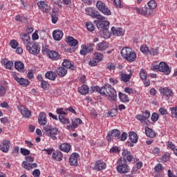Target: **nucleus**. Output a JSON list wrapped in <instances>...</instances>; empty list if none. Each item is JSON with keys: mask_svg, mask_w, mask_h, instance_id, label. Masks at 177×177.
Returning <instances> with one entry per match:
<instances>
[{"mask_svg": "<svg viewBox=\"0 0 177 177\" xmlns=\"http://www.w3.org/2000/svg\"><path fill=\"white\" fill-rule=\"evenodd\" d=\"M20 153H21V154H22V156H29L30 151V150H28L26 148H21Z\"/></svg>", "mask_w": 177, "mask_h": 177, "instance_id": "57", "label": "nucleus"}, {"mask_svg": "<svg viewBox=\"0 0 177 177\" xmlns=\"http://www.w3.org/2000/svg\"><path fill=\"white\" fill-rule=\"evenodd\" d=\"M10 148V141L4 140L2 142L0 145V150L3 151V153H8L9 151V149Z\"/></svg>", "mask_w": 177, "mask_h": 177, "instance_id": "14", "label": "nucleus"}, {"mask_svg": "<svg viewBox=\"0 0 177 177\" xmlns=\"http://www.w3.org/2000/svg\"><path fill=\"white\" fill-rule=\"evenodd\" d=\"M56 73L59 77H66L67 74V71L64 67H58L56 68Z\"/></svg>", "mask_w": 177, "mask_h": 177, "instance_id": "30", "label": "nucleus"}, {"mask_svg": "<svg viewBox=\"0 0 177 177\" xmlns=\"http://www.w3.org/2000/svg\"><path fill=\"white\" fill-rule=\"evenodd\" d=\"M136 12L139 13V15H142V16H146V13L147 11V6H144L140 8H136Z\"/></svg>", "mask_w": 177, "mask_h": 177, "instance_id": "39", "label": "nucleus"}, {"mask_svg": "<svg viewBox=\"0 0 177 177\" xmlns=\"http://www.w3.org/2000/svg\"><path fill=\"white\" fill-rule=\"evenodd\" d=\"M22 167L25 168V169L30 171V169L37 168V167H38V165H37V163H27V162H23Z\"/></svg>", "mask_w": 177, "mask_h": 177, "instance_id": "26", "label": "nucleus"}, {"mask_svg": "<svg viewBox=\"0 0 177 177\" xmlns=\"http://www.w3.org/2000/svg\"><path fill=\"white\" fill-rule=\"evenodd\" d=\"M160 71L164 73L166 75H169L171 74V68L167 63L162 62L160 63Z\"/></svg>", "mask_w": 177, "mask_h": 177, "instance_id": "12", "label": "nucleus"}, {"mask_svg": "<svg viewBox=\"0 0 177 177\" xmlns=\"http://www.w3.org/2000/svg\"><path fill=\"white\" fill-rule=\"evenodd\" d=\"M100 95H102V96H108L111 97V100L117 102V92L114 89V87L110 84H105L102 86L101 90H100Z\"/></svg>", "mask_w": 177, "mask_h": 177, "instance_id": "2", "label": "nucleus"}, {"mask_svg": "<svg viewBox=\"0 0 177 177\" xmlns=\"http://www.w3.org/2000/svg\"><path fill=\"white\" fill-rule=\"evenodd\" d=\"M40 86L41 89H48V88H49V83L45 80H43L41 82Z\"/></svg>", "mask_w": 177, "mask_h": 177, "instance_id": "53", "label": "nucleus"}, {"mask_svg": "<svg viewBox=\"0 0 177 177\" xmlns=\"http://www.w3.org/2000/svg\"><path fill=\"white\" fill-rule=\"evenodd\" d=\"M160 93L166 96V97H173L174 96V91L172 89L169 88L168 87H164L163 88L159 89Z\"/></svg>", "mask_w": 177, "mask_h": 177, "instance_id": "13", "label": "nucleus"}, {"mask_svg": "<svg viewBox=\"0 0 177 177\" xmlns=\"http://www.w3.org/2000/svg\"><path fill=\"white\" fill-rule=\"evenodd\" d=\"M158 115L156 113H153L151 115V120L153 121V122H156V121H158Z\"/></svg>", "mask_w": 177, "mask_h": 177, "instance_id": "62", "label": "nucleus"}, {"mask_svg": "<svg viewBox=\"0 0 177 177\" xmlns=\"http://www.w3.org/2000/svg\"><path fill=\"white\" fill-rule=\"evenodd\" d=\"M122 156L124 159L120 158L119 159V165L117 166L116 169L119 174H128L129 172V166L127 164V160L129 162L132 161V155H131V152L127 149H124L122 151Z\"/></svg>", "mask_w": 177, "mask_h": 177, "instance_id": "1", "label": "nucleus"}, {"mask_svg": "<svg viewBox=\"0 0 177 177\" xmlns=\"http://www.w3.org/2000/svg\"><path fill=\"white\" fill-rule=\"evenodd\" d=\"M53 38L55 41H60L63 38V31L61 30H55L53 32Z\"/></svg>", "mask_w": 177, "mask_h": 177, "instance_id": "17", "label": "nucleus"}, {"mask_svg": "<svg viewBox=\"0 0 177 177\" xmlns=\"http://www.w3.org/2000/svg\"><path fill=\"white\" fill-rule=\"evenodd\" d=\"M66 42L69 46H77L78 45V40L74 39V37L69 36L66 39Z\"/></svg>", "mask_w": 177, "mask_h": 177, "instance_id": "28", "label": "nucleus"}, {"mask_svg": "<svg viewBox=\"0 0 177 177\" xmlns=\"http://www.w3.org/2000/svg\"><path fill=\"white\" fill-rule=\"evenodd\" d=\"M27 50L29 52V53H31L32 55H38L40 51V48L38 46V44L35 43H30L27 47Z\"/></svg>", "mask_w": 177, "mask_h": 177, "instance_id": "9", "label": "nucleus"}, {"mask_svg": "<svg viewBox=\"0 0 177 177\" xmlns=\"http://www.w3.org/2000/svg\"><path fill=\"white\" fill-rule=\"evenodd\" d=\"M158 53V48H151L149 50V55H152V56H156Z\"/></svg>", "mask_w": 177, "mask_h": 177, "instance_id": "61", "label": "nucleus"}, {"mask_svg": "<svg viewBox=\"0 0 177 177\" xmlns=\"http://www.w3.org/2000/svg\"><path fill=\"white\" fill-rule=\"evenodd\" d=\"M14 80H15V81H17V82H18V84L22 86H28V85H30V81L27 79L15 76Z\"/></svg>", "mask_w": 177, "mask_h": 177, "instance_id": "15", "label": "nucleus"}, {"mask_svg": "<svg viewBox=\"0 0 177 177\" xmlns=\"http://www.w3.org/2000/svg\"><path fill=\"white\" fill-rule=\"evenodd\" d=\"M32 175L34 177H39V175H41V171L39 169H36L32 171Z\"/></svg>", "mask_w": 177, "mask_h": 177, "instance_id": "64", "label": "nucleus"}, {"mask_svg": "<svg viewBox=\"0 0 177 177\" xmlns=\"http://www.w3.org/2000/svg\"><path fill=\"white\" fill-rule=\"evenodd\" d=\"M93 19H97L99 21H106V17L104 16H102L100 14H97V12H95V15L93 17Z\"/></svg>", "mask_w": 177, "mask_h": 177, "instance_id": "42", "label": "nucleus"}, {"mask_svg": "<svg viewBox=\"0 0 177 177\" xmlns=\"http://www.w3.org/2000/svg\"><path fill=\"white\" fill-rule=\"evenodd\" d=\"M59 149L65 153H68L71 150V145L68 143H64L59 145Z\"/></svg>", "mask_w": 177, "mask_h": 177, "instance_id": "32", "label": "nucleus"}, {"mask_svg": "<svg viewBox=\"0 0 177 177\" xmlns=\"http://www.w3.org/2000/svg\"><path fill=\"white\" fill-rule=\"evenodd\" d=\"M103 57H104V55H103V53H102L96 52L94 53L93 59L95 60H97V62H102V60H103Z\"/></svg>", "mask_w": 177, "mask_h": 177, "instance_id": "40", "label": "nucleus"}, {"mask_svg": "<svg viewBox=\"0 0 177 177\" xmlns=\"http://www.w3.org/2000/svg\"><path fill=\"white\" fill-rule=\"evenodd\" d=\"M143 118L147 120L148 118H150V111L146 110L144 113H142Z\"/></svg>", "mask_w": 177, "mask_h": 177, "instance_id": "63", "label": "nucleus"}, {"mask_svg": "<svg viewBox=\"0 0 177 177\" xmlns=\"http://www.w3.org/2000/svg\"><path fill=\"white\" fill-rule=\"evenodd\" d=\"M59 121H60V122L64 124H70V120L63 115H59Z\"/></svg>", "mask_w": 177, "mask_h": 177, "instance_id": "44", "label": "nucleus"}, {"mask_svg": "<svg viewBox=\"0 0 177 177\" xmlns=\"http://www.w3.org/2000/svg\"><path fill=\"white\" fill-rule=\"evenodd\" d=\"M38 121L39 125H46V122H48V121L46 120V113L44 112L40 113L38 118Z\"/></svg>", "mask_w": 177, "mask_h": 177, "instance_id": "18", "label": "nucleus"}, {"mask_svg": "<svg viewBox=\"0 0 177 177\" xmlns=\"http://www.w3.org/2000/svg\"><path fill=\"white\" fill-rule=\"evenodd\" d=\"M171 115H174V118H177V106L169 108Z\"/></svg>", "mask_w": 177, "mask_h": 177, "instance_id": "51", "label": "nucleus"}, {"mask_svg": "<svg viewBox=\"0 0 177 177\" xmlns=\"http://www.w3.org/2000/svg\"><path fill=\"white\" fill-rule=\"evenodd\" d=\"M119 99L120 102H122L123 103H128V102H129V98H128V95L121 92L119 93Z\"/></svg>", "mask_w": 177, "mask_h": 177, "instance_id": "35", "label": "nucleus"}, {"mask_svg": "<svg viewBox=\"0 0 177 177\" xmlns=\"http://www.w3.org/2000/svg\"><path fill=\"white\" fill-rule=\"evenodd\" d=\"M97 28H101L103 34L105 35L104 38H109L110 37V32L109 31V27L110 26V22L108 21H95Z\"/></svg>", "mask_w": 177, "mask_h": 177, "instance_id": "5", "label": "nucleus"}, {"mask_svg": "<svg viewBox=\"0 0 177 177\" xmlns=\"http://www.w3.org/2000/svg\"><path fill=\"white\" fill-rule=\"evenodd\" d=\"M37 6L44 13H49L50 12V6H48V3L45 1H40L37 2Z\"/></svg>", "mask_w": 177, "mask_h": 177, "instance_id": "11", "label": "nucleus"}, {"mask_svg": "<svg viewBox=\"0 0 177 177\" xmlns=\"http://www.w3.org/2000/svg\"><path fill=\"white\" fill-rule=\"evenodd\" d=\"M21 113L25 118H29L31 116V112L27 109H21Z\"/></svg>", "mask_w": 177, "mask_h": 177, "instance_id": "45", "label": "nucleus"}, {"mask_svg": "<svg viewBox=\"0 0 177 177\" xmlns=\"http://www.w3.org/2000/svg\"><path fill=\"white\" fill-rule=\"evenodd\" d=\"M51 20L53 24H56V23H57V20H59L57 14H56L54 9H53V12L51 13Z\"/></svg>", "mask_w": 177, "mask_h": 177, "instance_id": "41", "label": "nucleus"}, {"mask_svg": "<svg viewBox=\"0 0 177 177\" xmlns=\"http://www.w3.org/2000/svg\"><path fill=\"white\" fill-rule=\"evenodd\" d=\"M1 64H3L5 68H7V70H12V67H13V62L8 61L6 59L1 60Z\"/></svg>", "mask_w": 177, "mask_h": 177, "instance_id": "23", "label": "nucleus"}, {"mask_svg": "<svg viewBox=\"0 0 177 177\" xmlns=\"http://www.w3.org/2000/svg\"><path fill=\"white\" fill-rule=\"evenodd\" d=\"M10 45L12 49H16V48L19 46V42L15 39H12L10 41Z\"/></svg>", "mask_w": 177, "mask_h": 177, "instance_id": "54", "label": "nucleus"}, {"mask_svg": "<svg viewBox=\"0 0 177 177\" xmlns=\"http://www.w3.org/2000/svg\"><path fill=\"white\" fill-rule=\"evenodd\" d=\"M78 91L81 95H88L89 93V87L87 85L84 84L78 88Z\"/></svg>", "mask_w": 177, "mask_h": 177, "instance_id": "31", "label": "nucleus"}, {"mask_svg": "<svg viewBox=\"0 0 177 177\" xmlns=\"http://www.w3.org/2000/svg\"><path fill=\"white\" fill-rule=\"evenodd\" d=\"M15 68L19 73H24V64L22 62L17 61L15 62Z\"/></svg>", "mask_w": 177, "mask_h": 177, "instance_id": "21", "label": "nucleus"}, {"mask_svg": "<svg viewBox=\"0 0 177 177\" xmlns=\"http://www.w3.org/2000/svg\"><path fill=\"white\" fill-rule=\"evenodd\" d=\"M94 44H88L87 45H82V50H80V53L83 56H86L90 52H93Z\"/></svg>", "mask_w": 177, "mask_h": 177, "instance_id": "8", "label": "nucleus"}, {"mask_svg": "<svg viewBox=\"0 0 177 177\" xmlns=\"http://www.w3.org/2000/svg\"><path fill=\"white\" fill-rule=\"evenodd\" d=\"M48 57L51 60H59L60 59V54L57 51L51 50L48 54Z\"/></svg>", "mask_w": 177, "mask_h": 177, "instance_id": "25", "label": "nucleus"}, {"mask_svg": "<svg viewBox=\"0 0 177 177\" xmlns=\"http://www.w3.org/2000/svg\"><path fill=\"white\" fill-rule=\"evenodd\" d=\"M117 114H118V109H113L108 112L109 117H115Z\"/></svg>", "mask_w": 177, "mask_h": 177, "instance_id": "50", "label": "nucleus"}, {"mask_svg": "<svg viewBox=\"0 0 177 177\" xmlns=\"http://www.w3.org/2000/svg\"><path fill=\"white\" fill-rule=\"evenodd\" d=\"M85 12L88 16H91L93 18L95 17V15H96V11H95V8H86Z\"/></svg>", "mask_w": 177, "mask_h": 177, "instance_id": "38", "label": "nucleus"}, {"mask_svg": "<svg viewBox=\"0 0 177 177\" xmlns=\"http://www.w3.org/2000/svg\"><path fill=\"white\" fill-rule=\"evenodd\" d=\"M16 21H21V23H26V17L18 15L15 17Z\"/></svg>", "mask_w": 177, "mask_h": 177, "instance_id": "56", "label": "nucleus"}, {"mask_svg": "<svg viewBox=\"0 0 177 177\" xmlns=\"http://www.w3.org/2000/svg\"><path fill=\"white\" fill-rule=\"evenodd\" d=\"M94 169L95 171H102V169H106V163L102 160H97L95 163Z\"/></svg>", "mask_w": 177, "mask_h": 177, "instance_id": "16", "label": "nucleus"}, {"mask_svg": "<svg viewBox=\"0 0 177 177\" xmlns=\"http://www.w3.org/2000/svg\"><path fill=\"white\" fill-rule=\"evenodd\" d=\"M108 48H109V44L105 41H103L101 43H99L96 46L97 50H100L101 52L106 50V49H107Z\"/></svg>", "mask_w": 177, "mask_h": 177, "instance_id": "20", "label": "nucleus"}, {"mask_svg": "<svg viewBox=\"0 0 177 177\" xmlns=\"http://www.w3.org/2000/svg\"><path fill=\"white\" fill-rule=\"evenodd\" d=\"M53 158L57 161H62L63 153L60 151H56L53 153Z\"/></svg>", "mask_w": 177, "mask_h": 177, "instance_id": "33", "label": "nucleus"}, {"mask_svg": "<svg viewBox=\"0 0 177 177\" xmlns=\"http://www.w3.org/2000/svg\"><path fill=\"white\" fill-rule=\"evenodd\" d=\"M45 77L46 78H47V80H50V81H55L56 80V77H57V75L56 74V73L50 71L45 74Z\"/></svg>", "mask_w": 177, "mask_h": 177, "instance_id": "27", "label": "nucleus"}, {"mask_svg": "<svg viewBox=\"0 0 177 177\" xmlns=\"http://www.w3.org/2000/svg\"><path fill=\"white\" fill-rule=\"evenodd\" d=\"M145 133L148 138H155L156 136V133L149 127L145 128Z\"/></svg>", "mask_w": 177, "mask_h": 177, "instance_id": "36", "label": "nucleus"}, {"mask_svg": "<svg viewBox=\"0 0 177 177\" xmlns=\"http://www.w3.org/2000/svg\"><path fill=\"white\" fill-rule=\"evenodd\" d=\"M136 118L140 122L141 124H145V125H147V119H145V118L142 116V115H137Z\"/></svg>", "mask_w": 177, "mask_h": 177, "instance_id": "46", "label": "nucleus"}, {"mask_svg": "<svg viewBox=\"0 0 177 177\" xmlns=\"http://www.w3.org/2000/svg\"><path fill=\"white\" fill-rule=\"evenodd\" d=\"M154 171L155 172L158 173L161 172V171H162V165H161V163H158L155 166Z\"/></svg>", "mask_w": 177, "mask_h": 177, "instance_id": "58", "label": "nucleus"}, {"mask_svg": "<svg viewBox=\"0 0 177 177\" xmlns=\"http://www.w3.org/2000/svg\"><path fill=\"white\" fill-rule=\"evenodd\" d=\"M80 124H82V120L80 118H75L72 120V129L77 128Z\"/></svg>", "mask_w": 177, "mask_h": 177, "instance_id": "34", "label": "nucleus"}, {"mask_svg": "<svg viewBox=\"0 0 177 177\" xmlns=\"http://www.w3.org/2000/svg\"><path fill=\"white\" fill-rule=\"evenodd\" d=\"M96 8L106 16H110V15H111L110 9H109V8L106 6V4L102 1H97Z\"/></svg>", "mask_w": 177, "mask_h": 177, "instance_id": "6", "label": "nucleus"}, {"mask_svg": "<svg viewBox=\"0 0 177 177\" xmlns=\"http://www.w3.org/2000/svg\"><path fill=\"white\" fill-rule=\"evenodd\" d=\"M5 93H6V88L0 84V97L5 96Z\"/></svg>", "mask_w": 177, "mask_h": 177, "instance_id": "59", "label": "nucleus"}, {"mask_svg": "<svg viewBox=\"0 0 177 177\" xmlns=\"http://www.w3.org/2000/svg\"><path fill=\"white\" fill-rule=\"evenodd\" d=\"M21 38L22 39V42H24V45H26V48L31 44L30 41H31V38L30 37V35L28 34H21Z\"/></svg>", "mask_w": 177, "mask_h": 177, "instance_id": "19", "label": "nucleus"}, {"mask_svg": "<svg viewBox=\"0 0 177 177\" xmlns=\"http://www.w3.org/2000/svg\"><path fill=\"white\" fill-rule=\"evenodd\" d=\"M129 138L131 143H138V134L134 131H130L129 133Z\"/></svg>", "mask_w": 177, "mask_h": 177, "instance_id": "29", "label": "nucleus"}, {"mask_svg": "<svg viewBox=\"0 0 177 177\" xmlns=\"http://www.w3.org/2000/svg\"><path fill=\"white\" fill-rule=\"evenodd\" d=\"M78 160H80V155L77 153H72L69 158L70 165L77 167L78 165Z\"/></svg>", "mask_w": 177, "mask_h": 177, "instance_id": "10", "label": "nucleus"}, {"mask_svg": "<svg viewBox=\"0 0 177 177\" xmlns=\"http://www.w3.org/2000/svg\"><path fill=\"white\" fill-rule=\"evenodd\" d=\"M140 77L141 80H147V74L146 73V71L145 69H141L140 72Z\"/></svg>", "mask_w": 177, "mask_h": 177, "instance_id": "52", "label": "nucleus"}, {"mask_svg": "<svg viewBox=\"0 0 177 177\" xmlns=\"http://www.w3.org/2000/svg\"><path fill=\"white\" fill-rule=\"evenodd\" d=\"M148 8L152 9V10H154L156 8H157V3L154 0H151L149 2L147 3Z\"/></svg>", "mask_w": 177, "mask_h": 177, "instance_id": "47", "label": "nucleus"}, {"mask_svg": "<svg viewBox=\"0 0 177 177\" xmlns=\"http://www.w3.org/2000/svg\"><path fill=\"white\" fill-rule=\"evenodd\" d=\"M62 66L65 68H69L70 70H75V66L71 64V62L68 61V59H64L62 62Z\"/></svg>", "mask_w": 177, "mask_h": 177, "instance_id": "24", "label": "nucleus"}, {"mask_svg": "<svg viewBox=\"0 0 177 177\" xmlns=\"http://www.w3.org/2000/svg\"><path fill=\"white\" fill-rule=\"evenodd\" d=\"M44 134L48 136L52 140H57V136L60 135V131L57 127H53L51 125L47 124L43 127Z\"/></svg>", "mask_w": 177, "mask_h": 177, "instance_id": "3", "label": "nucleus"}, {"mask_svg": "<svg viewBox=\"0 0 177 177\" xmlns=\"http://www.w3.org/2000/svg\"><path fill=\"white\" fill-rule=\"evenodd\" d=\"M111 31L113 35H115L116 37H121L124 35V32L121 28L112 27Z\"/></svg>", "mask_w": 177, "mask_h": 177, "instance_id": "22", "label": "nucleus"}, {"mask_svg": "<svg viewBox=\"0 0 177 177\" xmlns=\"http://www.w3.org/2000/svg\"><path fill=\"white\" fill-rule=\"evenodd\" d=\"M131 77L132 74L131 73L129 75L122 73L120 75V80L121 81H123V82H129V80H131Z\"/></svg>", "mask_w": 177, "mask_h": 177, "instance_id": "37", "label": "nucleus"}, {"mask_svg": "<svg viewBox=\"0 0 177 177\" xmlns=\"http://www.w3.org/2000/svg\"><path fill=\"white\" fill-rule=\"evenodd\" d=\"M101 90H102V88H100L98 86H93L91 87L90 92L91 93H94V92H98V93H100Z\"/></svg>", "mask_w": 177, "mask_h": 177, "instance_id": "49", "label": "nucleus"}, {"mask_svg": "<svg viewBox=\"0 0 177 177\" xmlns=\"http://www.w3.org/2000/svg\"><path fill=\"white\" fill-rule=\"evenodd\" d=\"M140 51L142 53H144V55H149L150 50L149 49V46L146 45H143L140 47Z\"/></svg>", "mask_w": 177, "mask_h": 177, "instance_id": "43", "label": "nucleus"}, {"mask_svg": "<svg viewBox=\"0 0 177 177\" xmlns=\"http://www.w3.org/2000/svg\"><path fill=\"white\" fill-rule=\"evenodd\" d=\"M120 135L121 131L117 129H115L108 132L106 139L109 142H113V138H117L118 139H120Z\"/></svg>", "mask_w": 177, "mask_h": 177, "instance_id": "7", "label": "nucleus"}, {"mask_svg": "<svg viewBox=\"0 0 177 177\" xmlns=\"http://www.w3.org/2000/svg\"><path fill=\"white\" fill-rule=\"evenodd\" d=\"M24 162H26V164H30V162H34V157L31 156H28L26 157V161Z\"/></svg>", "mask_w": 177, "mask_h": 177, "instance_id": "60", "label": "nucleus"}, {"mask_svg": "<svg viewBox=\"0 0 177 177\" xmlns=\"http://www.w3.org/2000/svg\"><path fill=\"white\" fill-rule=\"evenodd\" d=\"M120 55L123 59H125L127 62H130V63L136 60V53L132 51L131 48L124 47L120 51Z\"/></svg>", "mask_w": 177, "mask_h": 177, "instance_id": "4", "label": "nucleus"}, {"mask_svg": "<svg viewBox=\"0 0 177 177\" xmlns=\"http://www.w3.org/2000/svg\"><path fill=\"white\" fill-rule=\"evenodd\" d=\"M86 27L88 31H90V32H92V31H95V26L91 22H87L86 24Z\"/></svg>", "mask_w": 177, "mask_h": 177, "instance_id": "48", "label": "nucleus"}, {"mask_svg": "<svg viewBox=\"0 0 177 177\" xmlns=\"http://www.w3.org/2000/svg\"><path fill=\"white\" fill-rule=\"evenodd\" d=\"M41 52L44 55H47L48 56H49V53H50V50H49V46H45L42 47Z\"/></svg>", "mask_w": 177, "mask_h": 177, "instance_id": "55", "label": "nucleus"}]
</instances>
